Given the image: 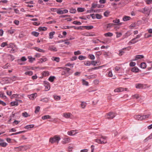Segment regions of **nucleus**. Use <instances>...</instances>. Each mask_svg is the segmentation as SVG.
<instances>
[{
	"mask_svg": "<svg viewBox=\"0 0 152 152\" xmlns=\"http://www.w3.org/2000/svg\"><path fill=\"white\" fill-rule=\"evenodd\" d=\"M37 96V94L34 93L29 95L28 97L30 99L33 100L35 99Z\"/></svg>",
	"mask_w": 152,
	"mask_h": 152,
	"instance_id": "nucleus-8",
	"label": "nucleus"
},
{
	"mask_svg": "<svg viewBox=\"0 0 152 152\" xmlns=\"http://www.w3.org/2000/svg\"><path fill=\"white\" fill-rule=\"evenodd\" d=\"M93 11L94 12H99L102 11V9H98V10H93Z\"/></svg>",
	"mask_w": 152,
	"mask_h": 152,
	"instance_id": "nucleus-58",
	"label": "nucleus"
},
{
	"mask_svg": "<svg viewBox=\"0 0 152 152\" xmlns=\"http://www.w3.org/2000/svg\"><path fill=\"white\" fill-rule=\"evenodd\" d=\"M7 58L10 60L12 61L15 59L14 57L12 55H8L7 56Z\"/></svg>",
	"mask_w": 152,
	"mask_h": 152,
	"instance_id": "nucleus-21",
	"label": "nucleus"
},
{
	"mask_svg": "<svg viewBox=\"0 0 152 152\" xmlns=\"http://www.w3.org/2000/svg\"><path fill=\"white\" fill-rule=\"evenodd\" d=\"M55 78V77L54 76H50L48 80L50 82H53V81Z\"/></svg>",
	"mask_w": 152,
	"mask_h": 152,
	"instance_id": "nucleus-31",
	"label": "nucleus"
},
{
	"mask_svg": "<svg viewBox=\"0 0 152 152\" xmlns=\"http://www.w3.org/2000/svg\"><path fill=\"white\" fill-rule=\"evenodd\" d=\"M136 40V38H135L133 39L129 42L128 43L129 44L131 45V44H134L138 41V40Z\"/></svg>",
	"mask_w": 152,
	"mask_h": 152,
	"instance_id": "nucleus-12",
	"label": "nucleus"
},
{
	"mask_svg": "<svg viewBox=\"0 0 152 152\" xmlns=\"http://www.w3.org/2000/svg\"><path fill=\"white\" fill-rule=\"evenodd\" d=\"M69 12L71 13H75L76 12V9L73 8L70 9Z\"/></svg>",
	"mask_w": 152,
	"mask_h": 152,
	"instance_id": "nucleus-47",
	"label": "nucleus"
},
{
	"mask_svg": "<svg viewBox=\"0 0 152 152\" xmlns=\"http://www.w3.org/2000/svg\"><path fill=\"white\" fill-rule=\"evenodd\" d=\"M80 105L82 108H84L86 105V103L85 102H82Z\"/></svg>",
	"mask_w": 152,
	"mask_h": 152,
	"instance_id": "nucleus-36",
	"label": "nucleus"
},
{
	"mask_svg": "<svg viewBox=\"0 0 152 152\" xmlns=\"http://www.w3.org/2000/svg\"><path fill=\"white\" fill-rule=\"evenodd\" d=\"M40 109V107L39 106H37L36 107L35 110V113H37L39 111Z\"/></svg>",
	"mask_w": 152,
	"mask_h": 152,
	"instance_id": "nucleus-54",
	"label": "nucleus"
},
{
	"mask_svg": "<svg viewBox=\"0 0 152 152\" xmlns=\"http://www.w3.org/2000/svg\"><path fill=\"white\" fill-rule=\"evenodd\" d=\"M51 59L53 61H55L58 62L59 61L60 58L59 57H53Z\"/></svg>",
	"mask_w": 152,
	"mask_h": 152,
	"instance_id": "nucleus-22",
	"label": "nucleus"
},
{
	"mask_svg": "<svg viewBox=\"0 0 152 152\" xmlns=\"http://www.w3.org/2000/svg\"><path fill=\"white\" fill-rule=\"evenodd\" d=\"M44 83L45 88L47 89L46 91L49 90L50 88V83L47 81H44Z\"/></svg>",
	"mask_w": 152,
	"mask_h": 152,
	"instance_id": "nucleus-5",
	"label": "nucleus"
},
{
	"mask_svg": "<svg viewBox=\"0 0 152 152\" xmlns=\"http://www.w3.org/2000/svg\"><path fill=\"white\" fill-rule=\"evenodd\" d=\"M140 67L142 69H145L146 67V64L145 62H143L140 65Z\"/></svg>",
	"mask_w": 152,
	"mask_h": 152,
	"instance_id": "nucleus-23",
	"label": "nucleus"
},
{
	"mask_svg": "<svg viewBox=\"0 0 152 152\" xmlns=\"http://www.w3.org/2000/svg\"><path fill=\"white\" fill-rule=\"evenodd\" d=\"M50 118L51 116L48 115L42 116V118L43 120H45L48 119H50Z\"/></svg>",
	"mask_w": 152,
	"mask_h": 152,
	"instance_id": "nucleus-20",
	"label": "nucleus"
},
{
	"mask_svg": "<svg viewBox=\"0 0 152 152\" xmlns=\"http://www.w3.org/2000/svg\"><path fill=\"white\" fill-rule=\"evenodd\" d=\"M47 29V28L45 27H40L39 28V31H45Z\"/></svg>",
	"mask_w": 152,
	"mask_h": 152,
	"instance_id": "nucleus-40",
	"label": "nucleus"
},
{
	"mask_svg": "<svg viewBox=\"0 0 152 152\" xmlns=\"http://www.w3.org/2000/svg\"><path fill=\"white\" fill-rule=\"evenodd\" d=\"M124 91V88L122 87H119L115 89L114 90V91L115 92H120Z\"/></svg>",
	"mask_w": 152,
	"mask_h": 152,
	"instance_id": "nucleus-10",
	"label": "nucleus"
},
{
	"mask_svg": "<svg viewBox=\"0 0 152 152\" xmlns=\"http://www.w3.org/2000/svg\"><path fill=\"white\" fill-rule=\"evenodd\" d=\"M28 58L29 59V61L31 63H32L35 60V58H33L30 56H28Z\"/></svg>",
	"mask_w": 152,
	"mask_h": 152,
	"instance_id": "nucleus-29",
	"label": "nucleus"
},
{
	"mask_svg": "<svg viewBox=\"0 0 152 152\" xmlns=\"http://www.w3.org/2000/svg\"><path fill=\"white\" fill-rule=\"evenodd\" d=\"M88 58L91 60H94L95 58L94 55L91 54H90L88 55Z\"/></svg>",
	"mask_w": 152,
	"mask_h": 152,
	"instance_id": "nucleus-41",
	"label": "nucleus"
},
{
	"mask_svg": "<svg viewBox=\"0 0 152 152\" xmlns=\"http://www.w3.org/2000/svg\"><path fill=\"white\" fill-rule=\"evenodd\" d=\"M7 145V143L5 142H0V145L2 147H5Z\"/></svg>",
	"mask_w": 152,
	"mask_h": 152,
	"instance_id": "nucleus-35",
	"label": "nucleus"
},
{
	"mask_svg": "<svg viewBox=\"0 0 152 152\" xmlns=\"http://www.w3.org/2000/svg\"><path fill=\"white\" fill-rule=\"evenodd\" d=\"M150 115L149 114H147L145 115H142V120L148 118L149 116Z\"/></svg>",
	"mask_w": 152,
	"mask_h": 152,
	"instance_id": "nucleus-55",
	"label": "nucleus"
},
{
	"mask_svg": "<svg viewBox=\"0 0 152 152\" xmlns=\"http://www.w3.org/2000/svg\"><path fill=\"white\" fill-rule=\"evenodd\" d=\"M65 69V70L67 71V72L69 74H71L73 72V70H72L70 72V69L66 67Z\"/></svg>",
	"mask_w": 152,
	"mask_h": 152,
	"instance_id": "nucleus-33",
	"label": "nucleus"
},
{
	"mask_svg": "<svg viewBox=\"0 0 152 152\" xmlns=\"http://www.w3.org/2000/svg\"><path fill=\"white\" fill-rule=\"evenodd\" d=\"M115 113L111 112L107 113L105 117L106 118L111 119L115 117Z\"/></svg>",
	"mask_w": 152,
	"mask_h": 152,
	"instance_id": "nucleus-4",
	"label": "nucleus"
},
{
	"mask_svg": "<svg viewBox=\"0 0 152 152\" xmlns=\"http://www.w3.org/2000/svg\"><path fill=\"white\" fill-rule=\"evenodd\" d=\"M56 12L59 15H61L63 14V10H57L56 11Z\"/></svg>",
	"mask_w": 152,
	"mask_h": 152,
	"instance_id": "nucleus-50",
	"label": "nucleus"
},
{
	"mask_svg": "<svg viewBox=\"0 0 152 152\" xmlns=\"http://www.w3.org/2000/svg\"><path fill=\"white\" fill-rule=\"evenodd\" d=\"M84 8L78 7L77 8V11L78 12H82L84 11Z\"/></svg>",
	"mask_w": 152,
	"mask_h": 152,
	"instance_id": "nucleus-38",
	"label": "nucleus"
},
{
	"mask_svg": "<svg viewBox=\"0 0 152 152\" xmlns=\"http://www.w3.org/2000/svg\"><path fill=\"white\" fill-rule=\"evenodd\" d=\"M136 65V63L134 62H131L129 64L130 66H134Z\"/></svg>",
	"mask_w": 152,
	"mask_h": 152,
	"instance_id": "nucleus-62",
	"label": "nucleus"
},
{
	"mask_svg": "<svg viewBox=\"0 0 152 152\" xmlns=\"http://www.w3.org/2000/svg\"><path fill=\"white\" fill-rule=\"evenodd\" d=\"M144 58V56L143 55H137L135 56V58L134 59H132V61H136L139 59L143 58Z\"/></svg>",
	"mask_w": 152,
	"mask_h": 152,
	"instance_id": "nucleus-9",
	"label": "nucleus"
},
{
	"mask_svg": "<svg viewBox=\"0 0 152 152\" xmlns=\"http://www.w3.org/2000/svg\"><path fill=\"white\" fill-rule=\"evenodd\" d=\"M107 137L105 136H102L99 139L95 140V141L99 144H104L106 143L107 142Z\"/></svg>",
	"mask_w": 152,
	"mask_h": 152,
	"instance_id": "nucleus-1",
	"label": "nucleus"
},
{
	"mask_svg": "<svg viewBox=\"0 0 152 152\" xmlns=\"http://www.w3.org/2000/svg\"><path fill=\"white\" fill-rule=\"evenodd\" d=\"M139 11L149 15L150 13L151 10L148 7H146L143 9H140Z\"/></svg>",
	"mask_w": 152,
	"mask_h": 152,
	"instance_id": "nucleus-2",
	"label": "nucleus"
},
{
	"mask_svg": "<svg viewBox=\"0 0 152 152\" xmlns=\"http://www.w3.org/2000/svg\"><path fill=\"white\" fill-rule=\"evenodd\" d=\"M73 23L75 25H81V23L80 21H74L73 22Z\"/></svg>",
	"mask_w": 152,
	"mask_h": 152,
	"instance_id": "nucleus-53",
	"label": "nucleus"
},
{
	"mask_svg": "<svg viewBox=\"0 0 152 152\" xmlns=\"http://www.w3.org/2000/svg\"><path fill=\"white\" fill-rule=\"evenodd\" d=\"M110 13V12L107 10L104 12V16L106 17H107L109 16Z\"/></svg>",
	"mask_w": 152,
	"mask_h": 152,
	"instance_id": "nucleus-34",
	"label": "nucleus"
},
{
	"mask_svg": "<svg viewBox=\"0 0 152 152\" xmlns=\"http://www.w3.org/2000/svg\"><path fill=\"white\" fill-rule=\"evenodd\" d=\"M78 132L77 130H72L70 131H69L67 132L68 135L70 136H73L77 134Z\"/></svg>",
	"mask_w": 152,
	"mask_h": 152,
	"instance_id": "nucleus-6",
	"label": "nucleus"
},
{
	"mask_svg": "<svg viewBox=\"0 0 152 152\" xmlns=\"http://www.w3.org/2000/svg\"><path fill=\"white\" fill-rule=\"evenodd\" d=\"M74 54L75 55H77L81 54V53L80 50H77V51L74 52Z\"/></svg>",
	"mask_w": 152,
	"mask_h": 152,
	"instance_id": "nucleus-64",
	"label": "nucleus"
},
{
	"mask_svg": "<svg viewBox=\"0 0 152 152\" xmlns=\"http://www.w3.org/2000/svg\"><path fill=\"white\" fill-rule=\"evenodd\" d=\"M152 138V134H150L148 137H147L145 140L147 141L151 139Z\"/></svg>",
	"mask_w": 152,
	"mask_h": 152,
	"instance_id": "nucleus-60",
	"label": "nucleus"
},
{
	"mask_svg": "<svg viewBox=\"0 0 152 152\" xmlns=\"http://www.w3.org/2000/svg\"><path fill=\"white\" fill-rule=\"evenodd\" d=\"M72 114L70 113H64L63 114V116L66 118H70Z\"/></svg>",
	"mask_w": 152,
	"mask_h": 152,
	"instance_id": "nucleus-13",
	"label": "nucleus"
},
{
	"mask_svg": "<svg viewBox=\"0 0 152 152\" xmlns=\"http://www.w3.org/2000/svg\"><path fill=\"white\" fill-rule=\"evenodd\" d=\"M63 140V144H66L70 141V139L69 137L64 138Z\"/></svg>",
	"mask_w": 152,
	"mask_h": 152,
	"instance_id": "nucleus-14",
	"label": "nucleus"
},
{
	"mask_svg": "<svg viewBox=\"0 0 152 152\" xmlns=\"http://www.w3.org/2000/svg\"><path fill=\"white\" fill-rule=\"evenodd\" d=\"M131 71L134 72H139V69L136 67H134L132 69Z\"/></svg>",
	"mask_w": 152,
	"mask_h": 152,
	"instance_id": "nucleus-18",
	"label": "nucleus"
},
{
	"mask_svg": "<svg viewBox=\"0 0 152 152\" xmlns=\"http://www.w3.org/2000/svg\"><path fill=\"white\" fill-rule=\"evenodd\" d=\"M113 34L112 33L109 32L104 34V35L105 37H111L113 36Z\"/></svg>",
	"mask_w": 152,
	"mask_h": 152,
	"instance_id": "nucleus-28",
	"label": "nucleus"
},
{
	"mask_svg": "<svg viewBox=\"0 0 152 152\" xmlns=\"http://www.w3.org/2000/svg\"><path fill=\"white\" fill-rule=\"evenodd\" d=\"M82 80L83 85L86 86H88V82L86 81L84 79Z\"/></svg>",
	"mask_w": 152,
	"mask_h": 152,
	"instance_id": "nucleus-49",
	"label": "nucleus"
},
{
	"mask_svg": "<svg viewBox=\"0 0 152 152\" xmlns=\"http://www.w3.org/2000/svg\"><path fill=\"white\" fill-rule=\"evenodd\" d=\"M113 22L115 23H119L120 22V20L119 19L116 18L115 20H113Z\"/></svg>",
	"mask_w": 152,
	"mask_h": 152,
	"instance_id": "nucleus-61",
	"label": "nucleus"
},
{
	"mask_svg": "<svg viewBox=\"0 0 152 152\" xmlns=\"http://www.w3.org/2000/svg\"><path fill=\"white\" fill-rule=\"evenodd\" d=\"M60 140V138L59 137L55 136L53 137L50 138L49 140V142L51 143L56 142L58 144Z\"/></svg>",
	"mask_w": 152,
	"mask_h": 152,
	"instance_id": "nucleus-3",
	"label": "nucleus"
},
{
	"mask_svg": "<svg viewBox=\"0 0 152 152\" xmlns=\"http://www.w3.org/2000/svg\"><path fill=\"white\" fill-rule=\"evenodd\" d=\"M143 84L141 83L136 84L135 85V87L137 88L141 89L143 88Z\"/></svg>",
	"mask_w": 152,
	"mask_h": 152,
	"instance_id": "nucleus-15",
	"label": "nucleus"
},
{
	"mask_svg": "<svg viewBox=\"0 0 152 152\" xmlns=\"http://www.w3.org/2000/svg\"><path fill=\"white\" fill-rule=\"evenodd\" d=\"M7 45V42H3L1 44V46L3 48Z\"/></svg>",
	"mask_w": 152,
	"mask_h": 152,
	"instance_id": "nucleus-59",
	"label": "nucleus"
},
{
	"mask_svg": "<svg viewBox=\"0 0 152 152\" xmlns=\"http://www.w3.org/2000/svg\"><path fill=\"white\" fill-rule=\"evenodd\" d=\"M131 19V18L129 16H125L123 18V20L124 21H126L129 20Z\"/></svg>",
	"mask_w": 152,
	"mask_h": 152,
	"instance_id": "nucleus-26",
	"label": "nucleus"
},
{
	"mask_svg": "<svg viewBox=\"0 0 152 152\" xmlns=\"http://www.w3.org/2000/svg\"><path fill=\"white\" fill-rule=\"evenodd\" d=\"M34 127V125L31 124L29 125H27L24 127V128L26 129H29L31 128H33Z\"/></svg>",
	"mask_w": 152,
	"mask_h": 152,
	"instance_id": "nucleus-19",
	"label": "nucleus"
},
{
	"mask_svg": "<svg viewBox=\"0 0 152 152\" xmlns=\"http://www.w3.org/2000/svg\"><path fill=\"white\" fill-rule=\"evenodd\" d=\"M134 118L137 120H142V116L140 115H135L134 116Z\"/></svg>",
	"mask_w": 152,
	"mask_h": 152,
	"instance_id": "nucleus-11",
	"label": "nucleus"
},
{
	"mask_svg": "<svg viewBox=\"0 0 152 152\" xmlns=\"http://www.w3.org/2000/svg\"><path fill=\"white\" fill-rule=\"evenodd\" d=\"M132 98L134 99H138L139 97V95L138 94H134L132 96Z\"/></svg>",
	"mask_w": 152,
	"mask_h": 152,
	"instance_id": "nucleus-51",
	"label": "nucleus"
},
{
	"mask_svg": "<svg viewBox=\"0 0 152 152\" xmlns=\"http://www.w3.org/2000/svg\"><path fill=\"white\" fill-rule=\"evenodd\" d=\"M116 37L117 38H119L122 35V34L121 32H116Z\"/></svg>",
	"mask_w": 152,
	"mask_h": 152,
	"instance_id": "nucleus-57",
	"label": "nucleus"
},
{
	"mask_svg": "<svg viewBox=\"0 0 152 152\" xmlns=\"http://www.w3.org/2000/svg\"><path fill=\"white\" fill-rule=\"evenodd\" d=\"M54 98L55 99L57 100H59L61 99V97L59 96L56 95L54 96Z\"/></svg>",
	"mask_w": 152,
	"mask_h": 152,
	"instance_id": "nucleus-63",
	"label": "nucleus"
},
{
	"mask_svg": "<svg viewBox=\"0 0 152 152\" xmlns=\"http://www.w3.org/2000/svg\"><path fill=\"white\" fill-rule=\"evenodd\" d=\"M34 48L36 50L40 52L44 53L45 52V50L43 49H41L37 47H35Z\"/></svg>",
	"mask_w": 152,
	"mask_h": 152,
	"instance_id": "nucleus-16",
	"label": "nucleus"
},
{
	"mask_svg": "<svg viewBox=\"0 0 152 152\" xmlns=\"http://www.w3.org/2000/svg\"><path fill=\"white\" fill-rule=\"evenodd\" d=\"M42 75L44 76H47L49 75V74L48 71L43 72L42 73Z\"/></svg>",
	"mask_w": 152,
	"mask_h": 152,
	"instance_id": "nucleus-44",
	"label": "nucleus"
},
{
	"mask_svg": "<svg viewBox=\"0 0 152 152\" xmlns=\"http://www.w3.org/2000/svg\"><path fill=\"white\" fill-rule=\"evenodd\" d=\"M114 25V24L113 23H109L107 25L106 27L107 28H109L113 26Z\"/></svg>",
	"mask_w": 152,
	"mask_h": 152,
	"instance_id": "nucleus-56",
	"label": "nucleus"
},
{
	"mask_svg": "<svg viewBox=\"0 0 152 152\" xmlns=\"http://www.w3.org/2000/svg\"><path fill=\"white\" fill-rule=\"evenodd\" d=\"M78 58L80 60H82L86 59V57L85 56L80 55L79 56Z\"/></svg>",
	"mask_w": 152,
	"mask_h": 152,
	"instance_id": "nucleus-43",
	"label": "nucleus"
},
{
	"mask_svg": "<svg viewBox=\"0 0 152 152\" xmlns=\"http://www.w3.org/2000/svg\"><path fill=\"white\" fill-rule=\"evenodd\" d=\"M16 61L19 65H22L24 64L22 62V61L20 59H18L16 60Z\"/></svg>",
	"mask_w": 152,
	"mask_h": 152,
	"instance_id": "nucleus-45",
	"label": "nucleus"
},
{
	"mask_svg": "<svg viewBox=\"0 0 152 152\" xmlns=\"http://www.w3.org/2000/svg\"><path fill=\"white\" fill-rule=\"evenodd\" d=\"M55 32L54 31L50 32L49 34V38L50 39H52L53 37V35L55 34Z\"/></svg>",
	"mask_w": 152,
	"mask_h": 152,
	"instance_id": "nucleus-24",
	"label": "nucleus"
},
{
	"mask_svg": "<svg viewBox=\"0 0 152 152\" xmlns=\"http://www.w3.org/2000/svg\"><path fill=\"white\" fill-rule=\"evenodd\" d=\"M83 27L87 30L91 29L94 28V26H84Z\"/></svg>",
	"mask_w": 152,
	"mask_h": 152,
	"instance_id": "nucleus-25",
	"label": "nucleus"
},
{
	"mask_svg": "<svg viewBox=\"0 0 152 152\" xmlns=\"http://www.w3.org/2000/svg\"><path fill=\"white\" fill-rule=\"evenodd\" d=\"M22 115L24 117L26 118L29 117L30 116V115H28V114L26 112H25L22 114Z\"/></svg>",
	"mask_w": 152,
	"mask_h": 152,
	"instance_id": "nucleus-27",
	"label": "nucleus"
},
{
	"mask_svg": "<svg viewBox=\"0 0 152 152\" xmlns=\"http://www.w3.org/2000/svg\"><path fill=\"white\" fill-rule=\"evenodd\" d=\"M1 66L4 69H7L10 66L8 63H7L5 65H2Z\"/></svg>",
	"mask_w": 152,
	"mask_h": 152,
	"instance_id": "nucleus-32",
	"label": "nucleus"
},
{
	"mask_svg": "<svg viewBox=\"0 0 152 152\" xmlns=\"http://www.w3.org/2000/svg\"><path fill=\"white\" fill-rule=\"evenodd\" d=\"M132 34L131 31H129L126 32L124 36L125 37L124 38L130 36Z\"/></svg>",
	"mask_w": 152,
	"mask_h": 152,
	"instance_id": "nucleus-30",
	"label": "nucleus"
},
{
	"mask_svg": "<svg viewBox=\"0 0 152 152\" xmlns=\"http://www.w3.org/2000/svg\"><path fill=\"white\" fill-rule=\"evenodd\" d=\"M84 64L87 66H90L91 65V62L89 61H87L84 63Z\"/></svg>",
	"mask_w": 152,
	"mask_h": 152,
	"instance_id": "nucleus-48",
	"label": "nucleus"
},
{
	"mask_svg": "<svg viewBox=\"0 0 152 152\" xmlns=\"http://www.w3.org/2000/svg\"><path fill=\"white\" fill-rule=\"evenodd\" d=\"M25 74L26 75L31 76L33 74V72L31 71H27L25 72Z\"/></svg>",
	"mask_w": 152,
	"mask_h": 152,
	"instance_id": "nucleus-39",
	"label": "nucleus"
},
{
	"mask_svg": "<svg viewBox=\"0 0 152 152\" xmlns=\"http://www.w3.org/2000/svg\"><path fill=\"white\" fill-rule=\"evenodd\" d=\"M31 34L32 35L34 36L37 37L38 36L39 33L38 32L36 31H33L31 33Z\"/></svg>",
	"mask_w": 152,
	"mask_h": 152,
	"instance_id": "nucleus-42",
	"label": "nucleus"
},
{
	"mask_svg": "<svg viewBox=\"0 0 152 152\" xmlns=\"http://www.w3.org/2000/svg\"><path fill=\"white\" fill-rule=\"evenodd\" d=\"M40 101L43 102L47 103L48 101V98H45L40 99Z\"/></svg>",
	"mask_w": 152,
	"mask_h": 152,
	"instance_id": "nucleus-37",
	"label": "nucleus"
},
{
	"mask_svg": "<svg viewBox=\"0 0 152 152\" xmlns=\"http://www.w3.org/2000/svg\"><path fill=\"white\" fill-rule=\"evenodd\" d=\"M48 49L52 51L56 52L57 51V48L54 45L49 46Z\"/></svg>",
	"mask_w": 152,
	"mask_h": 152,
	"instance_id": "nucleus-7",
	"label": "nucleus"
},
{
	"mask_svg": "<svg viewBox=\"0 0 152 152\" xmlns=\"http://www.w3.org/2000/svg\"><path fill=\"white\" fill-rule=\"evenodd\" d=\"M39 61L40 62L42 63L48 60L47 58L45 57H43L42 58L39 59Z\"/></svg>",
	"mask_w": 152,
	"mask_h": 152,
	"instance_id": "nucleus-17",
	"label": "nucleus"
},
{
	"mask_svg": "<svg viewBox=\"0 0 152 152\" xmlns=\"http://www.w3.org/2000/svg\"><path fill=\"white\" fill-rule=\"evenodd\" d=\"M96 18L97 19H100L102 18V16L101 15L96 14L95 15Z\"/></svg>",
	"mask_w": 152,
	"mask_h": 152,
	"instance_id": "nucleus-52",
	"label": "nucleus"
},
{
	"mask_svg": "<svg viewBox=\"0 0 152 152\" xmlns=\"http://www.w3.org/2000/svg\"><path fill=\"white\" fill-rule=\"evenodd\" d=\"M11 104L12 106H14L15 105H18V102L16 101H14L11 102Z\"/></svg>",
	"mask_w": 152,
	"mask_h": 152,
	"instance_id": "nucleus-46",
	"label": "nucleus"
}]
</instances>
